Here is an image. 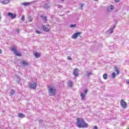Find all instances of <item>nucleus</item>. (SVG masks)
<instances>
[{
    "instance_id": "nucleus-1",
    "label": "nucleus",
    "mask_w": 129,
    "mask_h": 129,
    "mask_svg": "<svg viewBox=\"0 0 129 129\" xmlns=\"http://www.w3.org/2000/svg\"><path fill=\"white\" fill-rule=\"evenodd\" d=\"M77 125L78 127L80 128H86V127H88V124L85 122L84 119L80 118L77 119Z\"/></svg>"
},
{
    "instance_id": "nucleus-2",
    "label": "nucleus",
    "mask_w": 129,
    "mask_h": 129,
    "mask_svg": "<svg viewBox=\"0 0 129 129\" xmlns=\"http://www.w3.org/2000/svg\"><path fill=\"white\" fill-rule=\"evenodd\" d=\"M48 93L50 96H54L56 94V89L54 86L50 85L48 87Z\"/></svg>"
},
{
    "instance_id": "nucleus-3",
    "label": "nucleus",
    "mask_w": 129,
    "mask_h": 129,
    "mask_svg": "<svg viewBox=\"0 0 129 129\" xmlns=\"http://www.w3.org/2000/svg\"><path fill=\"white\" fill-rule=\"evenodd\" d=\"M120 105L121 107H122V108H124V109H125V108H126V107H127V105L126 104V102H125L124 101V100H123V99L121 100L120 103Z\"/></svg>"
},
{
    "instance_id": "nucleus-4",
    "label": "nucleus",
    "mask_w": 129,
    "mask_h": 129,
    "mask_svg": "<svg viewBox=\"0 0 129 129\" xmlns=\"http://www.w3.org/2000/svg\"><path fill=\"white\" fill-rule=\"evenodd\" d=\"M12 51H13L14 53L16 54V56H20L22 55L21 53L18 52V50H17V48H16V47H12Z\"/></svg>"
},
{
    "instance_id": "nucleus-5",
    "label": "nucleus",
    "mask_w": 129,
    "mask_h": 129,
    "mask_svg": "<svg viewBox=\"0 0 129 129\" xmlns=\"http://www.w3.org/2000/svg\"><path fill=\"white\" fill-rule=\"evenodd\" d=\"M81 35V32H76L74 33L73 36H72V39H76V38H78L79 36H80Z\"/></svg>"
},
{
    "instance_id": "nucleus-6",
    "label": "nucleus",
    "mask_w": 129,
    "mask_h": 129,
    "mask_svg": "<svg viewBox=\"0 0 129 129\" xmlns=\"http://www.w3.org/2000/svg\"><path fill=\"white\" fill-rule=\"evenodd\" d=\"M29 87L31 88V89H36V88L37 87V83H33L32 84H30Z\"/></svg>"
},
{
    "instance_id": "nucleus-7",
    "label": "nucleus",
    "mask_w": 129,
    "mask_h": 129,
    "mask_svg": "<svg viewBox=\"0 0 129 129\" xmlns=\"http://www.w3.org/2000/svg\"><path fill=\"white\" fill-rule=\"evenodd\" d=\"M8 16L10 17L11 18V19H15L17 17V15L14 14H12L11 13H8Z\"/></svg>"
},
{
    "instance_id": "nucleus-8",
    "label": "nucleus",
    "mask_w": 129,
    "mask_h": 129,
    "mask_svg": "<svg viewBox=\"0 0 129 129\" xmlns=\"http://www.w3.org/2000/svg\"><path fill=\"white\" fill-rule=\"evenodd\" d=\"M78 72H79L78 69H76L74 70L73 74L75 76H76V77H77V76H78L79 75Z\"/></svg>"
},
{
    "instance_id": "nucleus-9",
    "label": "nucleus",
    "mask_w": 129,
    "mask_h": 129,
    "mask_svg": "<svg viewBox=\"0 0 129 129\" xmlns=\"http://www.w3.org/2000/svg\"><path fill=\"white\" fill-rule=\"evenodd\" d=\"M87 94V90H85L84 93H81V96L82 98V99H84V97H85V95Z\"/></svg>"
},
{
    "instance_id": "nucleus-10",
    "label": "nucleus",
    "mask_w": 129,
    "mask_h": 129,
    "mask_svg": "<svg viewBox=\"0 0 129 129\" xmlns=\"http://www.w3.org/2000/svg\"><path fill=\"white\" fill-rule=\"evenodd\" d=\"M10 2V0H5V1H2L1 4L2 5H7V4H9Z\"/></svg>"
},
{
    "instance_id": "nucleus-11",
    "label": "nucleus",
    "mask_w": 129,
    "mask_h": 129,
    "mask_svg": "<svg viewBox=\"0 0 129 129\" xmlns=\"http://www.w3.org/2000/svg\"><path fill=\"white\" fill-rule=\"evenodd\" d=\"M114 9V7L112 5H110L109 7H108V11L109 12H110L111 11H112V10Z\"/></svg>"
},
{
    "instance_id": "nucleus-12",
    "label": "nucleus",
    "mask_w": 129,
    "mask_h": 129,
    "mask_svg": "<svg viewBox=\"0 0 129 129\" xmlns=\"http://www.w3.org/2000/svg\"><path fill=\"white\" fill-rule=\"evenodd\" d=\"M42 29L43 31H45V32H49V31H50V29H49V28H46L45 26H43L42 27Z\"/></svg>"
},
{
    "instance_id": "nucleus-13",
    "label": "nucleus",
    "mask_w": 129,
    "mask_h": 129,
    "mask_svg": "<svg viewBox=\"0 0 129 129\" xmlns=\"http://www.w3.org/2000/svg\"><path fill=\"white\" fill-rule=\"evenodd\" d=\"M22 64L24 65V66H28L29 65V63L27 62L26 60H22Z\"/></svg>"
},
{
    "instance_id": "nucleus-14",
    "label": "nucleus",
    "mask_w": 129,
    "mask_h": 129,
    "mask_svg": "<svg viewBox=\"0 0 129 129\" xmlns=\"http://www.w3.org/2000/svg\"><path fill=\"white\" fill-rule=\"evenodd\" d=\"M115 71L116 72L117 75H118L119 74V71L118 70V68H117L116 67L114 68Z\"/></svg>"
},
{
    "instance_id": "nucleus-15",
    "label": "nucleus",
    "mask_w": 129,
    "mask_h": 129,
    "mask_svg": "<svg viewBox=\"0 0 129 129\" xmlns=\"http://www.w3.org/2000/svg\"><path fill=\"white\" fill-rule=\"evenodd\" d=\"M18 116H19V117H22V118H24V117H25V115L22 113H19Z\"/></svg>"
},
{
    "instance_id": "nucleus-16",
    "label": "nucleus",
    "mask_w": 129,
    "mask_h": 129,
    "mask_svg": "<svg viewBox=\"0 0 129 129\" xmlns=\"http://www.w3.org/2000/svg\"><path fill=\"white\" fill-rule=\"evenodd\" d=\"M34 55L35 56L36 58H39L40 57V53L36 52L34 54Z\"/></svg>"
},
{
    "instance_id": "nucleus-17",
    "label": "nucleus",
    "mask_w": 129,
    "mask_h": 129,
    "mask_svg": "<svg viewBox=\"0 0 129 129\" xmlns=\"http://www.w3.org/2000/svg\"><path fill=\"white\" fill-rule=\"evenodd\" d=\"M23 5L25 6V7H27L30 5H31V3H23Z\"/></svg>"
},
{
    "instance_id": "nucleus-18",
    "label": "nucleus",
    "mask_w": 129,
    "mask_h": 129,
    "mask_svg": "<svg viewBox=\"0 0 129 129\" xmlns=\"http://www.w3.org/2000/svg\"><path fill=\"white\" fill-rule=\"evenodd\" d=\"M73 85V83L72 82V81H70L69 83V86H70V87H72Z\"/></svg>"
},
{
    "instance_id": "nucleus-19",
    "label": "nucleus",
    "mask_w": 129,
    "mask_h": 129,
    "mask_svg": "<svg viewBox=\"0 0 129 129\" xmlns=\"http://www.w3.org/2000/svg\"><path fill=\"white\" fill-rule=\"evenodd\" d=\"M103 78L105 79L106 80L107 79V75L106 74H104L103 75Z\"/></svg>"
},
{
    "instance_id": "nucleus-20",
    "label": "nucleus",
    "mask_w": 129,
    "mask_h": 129,
    "mask_svg": "<svg viewBox=\"0 0 129 129\" xmlns=\"http://www.w3.org/2000/svg\"><path fill=\"white\" fill-rule=\"evenodd\" d=\"M15 94V90H12L10 92V95H14Z\"/></svg>"
},
{
    "instance_id": "nucleus-21",
    "label": "nucleus",
    "mask_w": 129,
    "mask_h": 129,
    "mask_svg": "<svg viewBox=\"0 0 129 129\" xmlns=\"http://www.w3.org/2000/svg\"><path fill=\"white\" fill-rule=\"evenodd\" d=\"M111 76L112 77V78H115L116 75H115V73H113L112 74H111Z\"/></svg>"
},
{
    "instance_id": "nucleus-22",
    "label": "nucleus",
    "mask_w": 129,
    "mask_h": 129,
    "mask_svg": "<svg viewBox=\"0 0 129 129\" xmlns=\"http://www.w3.org/2000/svg\"><path fill=\"white\" fill-rule=\"evenodd\" d=\"M40 17H41V18H42V19H44V21L45 22H46V21H47V17H46V16L43 17V16H41Z\"/></svg>"
},
{
    "instance_id": "nucleus-23",
    "label": "nucleus",
    "mask_w": 129,
    "mask_h": 129,
    "mask_svg": "<svg viewBox=\"0 0 129 129\" xmlns=\"http://www.w3.org/2000/svg\"><path fill=\"white\" fill-rule=\"evenodd\" d=\"M28 19L29 20V22H32L33 21V18H32L31 17H29Z\"/></svg>"
},
{
    "instance_id": "nucleus-24",
    "label": "nucleus",
    "mask_w": 129,
    "mask_h": 129,
    "mask_svg": "<svg viewBox=\"0 0 129 129\" xmlns=\"http://www.w3.org/2000/svg\"><path fill=\"white\" fill-rule=\"evenodd\" d=\"M75 27H76V25H75V24H72L71 25V28H74Z\"/></svg>"
},
{
    "instance_id": "nucleus-25",
    "label": "nucleus",
    "mask_w": 129,
    "mask_h": 129,
    "mask_svg": "<svg viewBox=\"0 0 129 129\" xmlns=\"http://www.w3.org/2000/svg\"><path fill=\"white\" fill-rule=\"evenodd\" d=\"M21 20H22V21L25 20V16H22L21 17Z\"/></svg>"
},
{
    "instance_id": "nucleus-26",
    "label": "nucleus",
    "mask_w": 129,
    "mask_h": 129,
    "mask_svg": "<svg viewBox=\"0 0 129 129\" xmlns=\"http://www.w3.org/2000/svg\"><path fill=\"white\" fill-rule=\"evenodd\" d=\"M114 2L116 3H119V0H114Z\"/></svg>"
},
{
    "instance_id": "nucleus-27",
    "label": "nucleus",
    "mask_w": 129,
    "mask_h": 129,
    "mask_svg": "<svg viewBox=\"0 0 129 129\" xmlns=\"http://www.w3.org/2000/svg\"><path fill=\"white\" fill-rule=\"evenodd\" d=\"M36 32L37 34H41V32H40V31H39L38 30H36Z\"/></svg>"
},
{
    "instance_id": "nucleus-28",
    "label": "nucleus",
    "mask_w": 129,
    "mask_h": 129,
    "mask_svg": "<svg viewBox=\"0 0 129 129\" xmlns=\"http://www.w3.org/2000/svg\"><path fill=\"white\" fill-rule=\"evenodd\" d=\"M92 74V73H90L88 74V76H89V75H91Z\"/></svg>"
},
{
    "instance_id": "nucleus-29",
    "label": "nucleus",
    "mask_w": 129,
    "mask_h": 129,
    "mask_svg": "<svg viewBox=\"0 0 129 129\" xmlns=\"http://www.w3.org/2000/svg\"><path fill=\"white\" fill-rule=\"evenodd\" d=\"M68 59H69V60H71V57L69 56V57H68Z\"/></svg>"
},
{
    "instance_id": "nucleus-30",
    "label": "nucleus",
    "mask_w": 129,
    "mask_h": 129,
    "mask_svg": "<svg viewBox=\"0 0 129 129\" xmlns=\"http://www.w3.org/2000/svg\"><path fill=\"white\" fill-rule=\"evenodd\" d=\"M126 83H127V84H129V80H126Z\"/></svg>"
},
{
    "instance_id": "nucleus-31",
    "label": "nucleus",
    "mask_w": 129,
    "mask_h": 129,
    "mask_svg": "<svg viewBox=\"0 0 129 129\" xmlns=\"http://www.w3.org/2000/svg\"><path fill=\"white\" fill-rule=\"evenodd\" d=\"M97 128H97V126H94V129H97Z\"/></svg>"
},
{
    "instance_id": "nucleus-32",
    "label": "nucleus",
    "mask_w": 129,
    "mask_h": 129,
    "mask_svg": "<svg viewBox=\"0 0 129 129\" xmlns=\"http://www.w3.org/2000/svg\"><path fill=\"white\" fill-rule=\"evenodd\" d=\"M2 49H0V54H2Z\"/></svg>"
},
{
    "instance_id": "nucleus-33",
    "label": "nucleus",
    "mask_w": 129,
    "mask_h": 129,
    "mask_svg": "<svg viewBox=\"0 0 129 129\" xmlns=\"http://www.w3.org/2000/svg\"><path fill=\"white\" fill-rule=\"evenodd\" d=\"M17 32H18V33H19V32H20V30H19V29L17 30Z\"/></svg>"
},
{
    "instance_id": "nucleus-34",
    "label": "nucleus",
    "mask_w": 129,
    "mask_h": 129,
    "mask_svg": "<svg viewBox=\"0 0 129 129\" xmlns=\"http://www.w3.org/2000/svg\"><path fill=\"white\" fill-rule=\"evenodd\" d=\"M95 2H97V1H98V0H94Z\"/></svg>"
},
{
    "instance_id": "nucleus-35",
    "label": "nucleus",
    "mask_w": 129,
    "mask_h": 129,
    "mask_svg": "<svg viewBox=\"0 0 129 129\" xmlns=\"http://www.w3.org/2000/svg\"><path fill=\"white\" fill-rule=\"evenodd\" d=\"M61 1H62V2H64V0H61Z\"/></svg>"
},
{
    "instance_id": "nucleus-36",
    "label": "nucleus",
    "mask_w": 129,
    "mask_h": 129,
    "mask_svg": "<svg viewBox=\"0 0 129 129\" xmlns=\"http://www.w3.org/2000/svg\"><path fill=\"white\" fill-rule=\"evenodd\" d=\"M82 7H83V5H82Z\"/></svg>"
}]
</instances>
